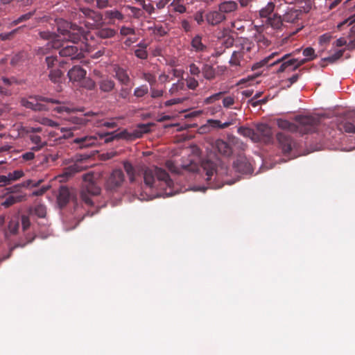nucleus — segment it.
<instances>
[{"mask_svg": "<svg viewBox=\"0 0 355 355\" xmlns=\"http://www.w3.org/2000/svg\"><path fill=\"white\" fill-rule=\"evenodd\" d=\"M275 8V5L274 2L270 1L268 2L265 7L261 8L259 10V17L261 21L266 19V18L272 17V15L275 14L274 12Z\"/></svg>", "mask_w": 355, "mask_h": 355, "instance_id": "obj_22", "label": "nucleus"}, {"mask_svg": "<svg viewBox=\"0 0 355 355\" xmlns=\"http://www.w3.org/2000/svg\"><path fill=\"white\" fill-rule=\"evenodd\" d=\"M302 15V11L298 9H289L282 17L284 24H295L298 22L300 16Z\"/></svg>", "mask_w": 355, "mask_h": 355, "instance_id": "obj_18", "label": "nucleus"}, {"mask_svg": "<svg viewBox=\"0 0 355 355\" xmlns=\"http://www.w3.org/2000/svg\"><path fill=\"white\" fill-rule=\"evenodd\" d=\"M97 114H98L96 112H87V113H85L83 116H71L69 121L74 124L84 125L88 122L87 117L95 116Z\"/></svg>", "mask_w": 355, "mask_h": 355, "instance_id": "obj_26", "label": "nucleus"}, {"mask_svg": "<svg viewBox=\"0 0 355 355\" xmlns=\"http://www.w3.org/2000/svg\"><path fill=\"white\" fill-rule=\"evenodd\" d=\"M150 28L153 34L157 37H163L166 34L165 28L162 26H155V27Z\"/></svg>", "mask_w": 355, "mask_h": 355, "instance_id": "obj_53", "label": "nucleus"}, {"mask_svg": "<svg viewBox=\"0 0 355 355\" xmlns=\"http://www.w3.org/2000/svg\"><path fill=\"white\" fill-rule=\"evenodd\" d=\"M345 50L341 49L336 51V52L334 53V55L322 58V62H329L330 64H334L336 62L338 59H340L342 56H343Z\"/></svg>", "mask_w": 355, "mask_h": 355, "instance_id": "obj_40", "label": "nucleus"}, {"mask_svg": "<svg viewBox=\"0 0 355 355\" xmlns=\"http://www.w3.org/2000/svg\"><path fill=\"white\" fill-rule=\"evenodd\" d=\"M19 30H20V27L15 28L14 30L11 31L9 33L0 34V40H1V41L10 40L11 39H12L15 37V34H17V32L19 31Z\"/></svg>", "mask_w": 355, "mask_h": 355, "instance_id": "obj_49", "label": "nucleus"}, {"mask_svg": "<svg viewBox=\"0 0 355 355\" xmlns=\"http://www.w3.org/2000/svg\"><path fill=\"white\" fill-rule=\"evenodd\" d=\"M205 19L208 25L217 26L225 19V17L219 10H211L206 13Z\"/></svg>", "mask_w": 355, "mask_h": 355, "instance_id": "obj_14", "label": "nucleus"}, {"mask_svg": "<svg viewBox=\"0 0 355 355\" xmlns=\"http://www.w3.org/2000/svg\"><path fill=\"white\" fill-rule=\"evenodd\" d=\"M248 55H244L238 51H233L230 60V64L233 67H244L248 61L251 60Z\"/></svg>", "mask_w": 355, "mask_h": 355, "instance_id": "obj_17", "label": "nucleus"}, {"mask_svg": "<svg viewBox=\"0 0 355 355\" xmlns=\"http://www.w3.org/2000/svg\"><path fill=\"white\" fill-rule=\"evenodd\" d=\"M8 177L10 182L12 181L17 180L22 177V171L17 170L15 171L14 172H10L8 173Z\"/></svg>", "mask_w": 355, "mask_h": 355, "instance_id": "obj_56", "label": "nucleus"}, {"mask_svg": "<svg viewBox=\"0 0 355 355\" xmlns=\"http://www.w3.org/2000/svg\"><path fill=\"white\" fill-rule=\"evenodd\" d=\"M185 87V83L183 79L179 80L178 83H173V85H171L169 93L171 95H175L180 91L184 90Z\"/></svg>", "mask_w": 355, "mask_h": 355, "instance_id": "obj_41", "label": "nucleus"}, {"mask_svg": "<svg viewBox=\"0 0 355 355\" xmlns=\"http://www.w3.org/2000/svg\"><path fill=\"white\" fill-rule=\"evenodd\" d=\"M150 96L152 98H159L163 95V90L156 89L151 87L150 88Z\"/></svg>", "mask_w": 355, "mask_h": 355, "instance_id": "obj_64", "label": "nucleus"}, {"mask_svg": "<svg viewBox=\"0 0 355 355\" xmlns=\"http://www.w3.org/2000/svg\"><path fill=\"white\" fill-rule=\"evenodd\" d=\"M184 84L187 85V87L189 89L194 90L198 87V82L194 78L188 77L186 80H184Z\"/></svg>", "mask_w": 355, "mask_h": 355, "instance_id": "obj_51", "label": "nucleus"}, {"mask_svg": "<svg viewBox=\"0 0 355 355\" xmlns=\"http://www.w3.org/2000/svg\"><path fill=\"white\" fill-rule=\"evenodd\" d=\"M31 211L40 218H44L46 214L45 206L41 204L37 205L33 209H31Z\"/></svg>", "mask_w": 355, "mask_h": 355, "instance_id": "obj_44", "label": "nucleus"}, {"mask_svg": "<svg viewBox=\"0 0 355 355\" xmlns=\"http://www.w3.org/2000/svg\"><path fill=\"white\" fill-rule=\"evenodd\" d=\"M123 168L130 183H136L139 178H142L144 183L148 188L160 191V196H171L175 194L172 188L173 181L164 169L155 166L134 167L128 161L123 162Z\"/></svg>", "mask_w": 355, "mask_h": 355, "instance_id": "obj_2", "label": "nucleus"}, {"mask_svg": "<svg viewBox=\"0 0 355 355\" xmlns=\"http://www.w3.org/2000/svg\"><path fill=\"white\" fill-rule=\"evenodd\" d=\"M6 189L8 190V193L10 194L9 196L6 197L4 202H1V205L6 208L22 200V184H15Z\"/></svg>", "mask_w": 355, "mask_h": 355, "instance_id": "obj_7", "label": "nucleus"}, {"mask_svg": "<svg viewBox=\"0 0 355 355\" xmlns=\"http://www.w3.org/2000/svg\"><path fill=\"white\" fill-rule=\"evenodd\" d=\"M148 92V88L147 85H143L141 86L137 87L134 90V96L137 98H141L147 94Z\"/></svg>", "mask_w": 355, "mask_h": 355, "instance_id": "obj_47", "label": "nucleus"}, {"mask_svg": "<svg viewBox=\"0 0 355 355\" xmlns=\"http://www.w3.org/2000/svg\"><path fill=\"white\" fill-rule=\"evenodd\" d=\"M234 103V98L232 96H225L223 99H222V104H223V107L225 108H229L233 106Z\"/></svg>", "mask_w": 355, "mask_h": 355, "instance_id": "obj_55", "label": "nucleus"}, {"mask_svg": "<svg viewBox=\"0 0 355 355\" xmlns=\"http://www.w3.org/2000/svg\"><path fill=\"white\" fill-rule=\"evenodd\" d=\"M234 168L239 173H248L252 172V165L246 157L239 156L234 162Z\"/></svg>", "mask_w": 355, "mask_h": 355, "instance_id": "obj_12", "label": "nucleus"}, {"mask_svg": "<svg viewBox=\"0 0 355 355\" xmlns=\"http://www.w3.org/2000/svg\"><path fill=\"white\" fill-rule=\"evenodd\" d=\"M19 228V216H15L12 218L8 223V230L5 231L6 237L9 235H15L17 233Z\"/></svg>", "mask_w": 355, "mask_h": 355, "instance_id": "obj_24", "label": "nucleus"}, {"mask_svg": "<svg viewBox=\"0 0 355 355\" xmlns=\"http://www.w3.org/2000/svg\"><path fill=\"white\" fill-rule=\"evenodd\" d=\"M42 131V128L40 126H25L24 127V135L30 140L33 146L31 147L32 150L37 151L40 150L42 147V144L41 141L40 136L35 135L33 133L40 132Z\"/></svg>", "mask_w": 355, "mask_h": 355, "instance_id": "obj_6", "label": "nucleus"}, {"mask_svg": "<svg viewBox=\"0 0 355 355\" xmlns=\"http://www.w3.org/2000/svg\"><path fill=\"white\" fill-rule=\"evenodd\" d=\"M190 44L196 52H205L207 50V46L202 43V36L200 35L193 37Z\"/></svg>", "mask_w": 355, "mask_h": 355, "instance_id": "obj_25", "label": "nucleus"}, {"mask_svg": "<svg viewBox=\"0 0 355 355\" xmlns=\"http://www.w3.org/2000/svg\"><path fill=\"white\" fill-rule=\"evenodd\" d=\"M92 175L87 174L83 176V184L80 191V197L85 205H93L92 196H97L101 193V188L94 182Z\"/></svg>", "mask_w": 355, "mask_h": 355, "instance_id": "obj_4", "label": "nucleus"}, {"mask_svg": "<svg viewBox=\"0 0 355 355\" xmlns=\"http://www.w3.org/2000/svg\"><path fill=\"white\" fill-rule=\"evenodd\" d=\"M69 198L70 193L69 189L64 186L60 187L58 196H57V200H58L60 207H63L68 204Z\"/></svg>", "mask_w": 355, "mask_h": 355, "instance_id": "obj_21", "label": "nucleus"}, {"mask_svg": "<svg viewBox=\"0 0 355 355\" xmlns=\"http://www.w3.org/2000/svg\"><path fill=\"white\" fill-rule=\"evenodd\" d=\"M339 129L347 133L355 132V116L340 123Z\"/></svg>", "mask_w": 355, "mask_h": 355, "instance_id": "obj_31", "label": "nucleus"}, {"mask_svg": "<svg viewBox=\"0 0 355 355\" xmlns=\"http://www.w3.org/2000/svg\"><path fill=\"white\" fill-rule=\"evenodd\" d=\"M82 169V166H79V164L77 163H74L73 165L69 166L68 167L64 169L62 176L65 178L73 176V174H76L79 171H81Z\"/></svg>", "mask_w": 355, "mask_h": 355, "instance_id": "obj_36", "label": "nucleus"}, {"mask_svg": "<svg viewBox=\"0 0 355 355\" xmlns=\"http://www.w3.org/2000/svg\"><path fill=\"white\" fill-rule=\"evenodd\" d=\"M115 83L113 80L106 78L103 79L99 83L100 89L104 92H110L114 89Z\"/></svg>", "mask_w": 355, "mask_h": 355, "instance_id": "obj_35", "label": "nucleus"}, {"mask_svg": "<svg viewBox=\"0 0 355 355\" xmlns=\"http://www.w3.org/2000/svg\"><path fill=\"white\" fill-rule=\"evenodd\" d=\"M216 166V162L211 160L205 159L202 161L201 168L202 172L206 174V180L210 181L211 180V177L215 174H217Z\"/></svg>", "mask_w": 355, "mask_h": 355, "instance_id": "obj_16", "label": "nucleus"}, {"mask_svg": "<svg viewBox=\"0 0 355 355\" xmlns=\"http://www.w3.org/2000/svg\"><path fill=\"white\" fill-rule=\"evenodd\" d=\"M24 107H26L27 108H31L33 110H44V105L42 104H41L40 103H38V102L35 103V102L29 101H24Z\"/></svg>", "mask_w": 355, "mask_h": 355, "instance_id": "obj_46", "label": "nucleus"}, {"mask_svg": "<svg viewBox=\"0 0 355 355\" xmlns=\"http://www.w3.org/2000/svg\"><path fill=\"white\" fill-rule=\"evenodd\" d=\"M303 56L306 57L305 58L308 60H313L316 58L317 55L315 54V51L311 47H307L303 49L302 51Z\"/></svg>", "mask_w": 355, "mask_h": 355, "instance_id": "obj_48", "label": "nucleus"}, {"mask_svg": "<svg viewBox=\"0 0 355 355\" xmlns=\"http://www.w3.org/2000/svg\"><path fill=\"white\" fill-rule=\"evenodd\" d=\"M226 93L225 91L219 92L218 93H216L213 95H211L210 96L206 98L205 101H203V103L206 105L211 104L217 101H219L223 95H225Z\"/></svg>", "mask_w": 355, "mask_h": 355, "instance_id": "obj_43", "label": "nucleus"}, {"mask_svg": "<svg viewBox=\"0 0 355 355\" xmlns=\"http://www.w3.org/2000/svg\"><path fill=\"white\" fill-rule=\"evenodd\" d=\"M202 74L205 80H211L215 79L216 72L215 68H214L211 64H203L202 67Z\"/></svg>", "mask_w": 355, "mask_h": 355, "instance_id": "obj_23", "label": "nucleus"}, {"mask_svg": "<svg viewBox=\"0 0 355 355\" xmlns=\"http://www.w3.org/2000/svg\"><path fill=\"white\" fill-rule=\"evenodd\" d=\"M55 110L57 112H58L59 113H61V112H63L69 113L71 112H74V111L83 112V108H81V109H71V108H69L67 106H58V107L55 108Z\"/></svg>", "mask_w": 355, "mask_h": 355, "instance_id": "obj_62", "label": "nucleus"}, {"mask_svg": "<svg viewBox=\"0 0 355 355\" xmlns=\"http://www.w3.org/2000/svg\"><path fill=\"white\" fill-rule=\"evenodd\" d=\"M63 75V73L59 69H52L50 71L49 78L54 83H59L61 76Z\"/></svg>", "mask_w": 355, "mask_h": 355, "instance_id": "obj_45", "label": "nucleus"}, {"mask_svg": "<svg viewBox=\"0 0 355 355\" xmlns=\"http://www.w3.org/2000/svg\"><path fill=\"white\" fill-rule=\"evenodd\" d=\"M143 80H146L151 86H154L156 84V76L150 73H144L142 75Z\"/></svg>", "mask_w": 355, "mask_h": 355, "instance_id": "obj_52", "label": "nucleus"}, {"mask_svg": "<svg viewBox=\"0 0 355 355\" xmlns=\"http://www.w3.org/2000/svg\"><path fill=\"white\" fill-rule=\"evenodd\" d=\"M261 26L258 28L259 31H263L265 28H270L279 32L283 31L286 26V25L284 24V21H282V17L278 14H274L273 16L261 21Z\"/></svg>", "mask_w": 355, "mask_h": 355, "instance_id": "obj_8", "label": "nucleus"}, {"mask_svg": "<svg viewBox=\"0 0 355 355\" xmlns=\"http://www.w3.org/2000/svg\"><path fill=\"white\" fill-rule=\"evenodd\" d=\"M189 71L191 75L198 76L202 72V69L194 64H191L189 66Z\"/></svg>", "mask_w": 355, "mask_h": 355, "instance_id": "obj_60", "label": "nucleus"}, {"mask_svg": "<svg viewBox=\"0 0 355 355\" xmlns=\"http://www.w3.org/2000/svg\"><path fill=\"white\" fill-rule=\"evenodd\" d=\"M205 11L202 9L198 10L194 12L193 18L198 26H202L204 21H206Z\"/></svg>", "mask_w": 355, "mask_h": 355, "instance_id": "obj_42", "label": "nucleus"}, {"mask_svg": "<svg viewBox=\"0 0 355 355\" xmlns=\"http://www.w3.org/2000/svg\"><path fill=\"white\" fill-rule=\"evenodd\" d=\"M278 55H279L278 52L272 53L270 54V55L267 56L263 60H262L260 63H257V64L253 65L252 69H257L258 67H262V66H264V65L267 64L268 61H270L271 59L274 58L275 57H276Z\"/></svg>", "mask_w": 355, "mask_h": 355, "instance_id": "obj_50", "label": "nucleus"}, {"mask_svg": "<svg viewBox=\"0 0 355 355\" xmlns=\"http://www.w3.org/2000/svg\"><path fill=\"white\" fill-rule=\"evenodd\" d=\"M254 47V44L252 43V41H250L248 39H243L240 43V45L239 46L238 50H236V51L239 52L240 53L248 55L250 57V58L252 59V49Z\"/></svg>", "mask_w": 355, "mask_h": 355, "instance_id": "obj_20", "label": "nucleus"}, {"mask_svg": "<svg viewBox=\"0 0 355 355\" xmlns=\"http://www.w3.org/2000/svg\"><path fill=\"white\" fill-rule=\"evenodd\" d=\"M291 54H286L275 61L274 63H272L271 65H275L277 64L281 63L278 71H277L278 73L284 72L288 68L291 69L293 67L297 60L294 58L288 60Z\"/></svg>", "mask_w": 355, "mask_h": 355, "instance_id": "obj_13", "label": "nucleus"}, {"mask_svg": "<svg viewBox=\"0 0 355 355\" xmlns=\"http://www.w3.org/2000/svg\"><path fill=\"white\" fill-rule=\"evenodd\" d=\"M258 33L255 35V41L258 44V45L261 46H269L270 45V41H269L265 35L261 34L263 31H259V28H257Z\"/></svg>", "mask_w": 355, "mask_h": 355, "instance_id": "obj_39", "label": "nucleus"}, {"mask_svg": "<svg viewBox=\"0 0 355 355\" xmlns=\"http://www.w3.org/2000/svg\"><path fill=\"white\" fill-rule=\"evenodd\" d=\"M295 120L298 122V125L282 119L277 121V125L280 129L288 130L292 132L311 134L316 131L320 123V120L318 118L311 116H297Z\"/></svg>", "mask_w": 355, "mask_h": 355, "instance_id": "obj_3", "label": "nucleus"}, {"mask_svg": "<svg viewBox=\"0 0 355 355\" xmlns=\"http://www.w3.org/2000/svg\"><path fill=\"white\" fill-rule=\"evenodd\" d=\"M212 148L218 152L219 154L229 157L233 153L228 143L220 139H216L212 144Z\"/></svg>", "mask_w": 355, "mask_h": 355, "instance_id": "obj_15", "label": "nucleus"}, {"mask_svg": "<svg viewBox=\"0 0 355 355\" xmlns=\"http://www.w3.org/2000/svg\"><path fill=\"white\" fill-rule=\"evenodd\" d=\"M135 56L141 60H146L148 58V52L146 49H137L134 51Z\"/></svg>", "mask_w": 355, "mask_h": 355, "instance_id": "obj_57", "label": "nucleus"}, {"mask_svg": "<svg viewBox=\"0 0 355 355\" xmlns=\"http://www.w3.org/2000/svg\"><path fill=\"white\" fill-rule=\"evenodd\" d=\"M126 8L130 10L133 17L139 18L142 15V10L141 8H137L129 5L126 6Z\"/></svg>", "mask_w": 355, "mask_h": 355, "instance_id": "obj_54", "label": "nucleus"}, {"mask_svg": "<svg viewBox=\"0 0 355 355\" xmlns=\"http://www.w3.org/2000/svg\"><path fill=\"white\" fill-rule=\"evenodd\" d=\"M184 101V98H173L170 99L168 101H166L164 103L165 107H171L176 104H180L183 103Z\"/></svg>", "mask_w": 355, "mask_h": 355, "instance_id": "obj_63", "label": "nucleus"}, {"mask_svg": "<svg viewBox=\"0 0 355 355\" xmlns=\"http://www.w3.org/2000/svg\"><path fill=\"white\" fill-rule=\"evenodd\" d=\"M60 22L56 21L57 31L64 36L63 40L57 38L55 32H40L42 38L50 40L46 44V49H58L60 56L69 58L71 60L81 59L83 52L89 51V46L86 42L87 33L83 28L76 25H70L69 29L62 28Z\"/></svg>", "mask_w": 355, "mask_h": 355, "instance_id": "obj_1", "label": "nucleus"}, {"mask_svg": "<svg viewBox=\"0 0 355 355\" xmlns=\"http://www.w3.org/2000/svg\"><path fill=\"white\" fill-rule=\"evenodd\" d=\"M52 136H57V139H68L73 136V133L71 129L65 128H59L51 133Z\"/></svg>", "mask_w": 355, "mask_h": 355, "instance_id": "obj_29", "label": "nucleus"}, {"mask_svg": "<svg viewBox=\"0 0 355 355\" xmlns=\"http://www.w3.org/2000/svg\"><path fill=\"white\" fill-rule=\"evenodd\" d=\"M128 135H129V133L128 132V131L125 130H123L121 132L115 134L114 137L107 138L105 139V141L110 142V141H112V139H114L128 138Z\"/></svg>", "mask_w": 355, "mask_h": 355, "instance_id": "obj_59", "label": "nucleus"}, {"mask_svg": "<svg viewBox=\"0 0 355 355\" xmlns=\"http://www.w3.org/2000/svg\"><path fill=\"white\" fill-rule=\"evenodd\" d=\"M73 143L78 144L81 148H87L95 144L96 138L92 137H78L73 140Z\"/></svg>", "mask_w": 355, "mask_h": 355, "instance_id": "obj_28", "label": "nucleus"}, {"mask_svg": "<svg viewBox=\"0 0 355 355\" xmlns=\"http://www.w3.org/2000/svg\"><path fill=\"white\" fill-rule=\"evenodd\" d=\"M116 80H118L119 82H121L122 84L125 85H128L130 82V78L128 75V73L126 71H125L122 68H119L116 71L115 74Z\"/></svg>", "mask_w": 355, "mask_h": 355, "instance_id": "obj_37", "label": "nucleus"}, {"mask_svg": "<svg viewBox=\"0 0 355 355\" xmlns=\"http://www.w3.org/2000/svg\"><path fill=\"white\" fill-rule=\"evenodd\" d=\"M79 12H80V16L92 20V23L84 22L85 26L89 28H92L94 24L101 22L103 19L101 12H98L91 8H82L79 10Z\"/></svg>", "mask_w": 355, "mask_h": 355, "instance_id": "obj_9", "label": "nucleus"}, {"mask_svg": "<svg viewBox=\"0 0 355 355\" xmlns=\"http://www.w3.org/2000/svg\"><path fill=\"white\" fill-rule=\"evenodd\" d=\"M45 60L47 68H51L54 67L57 62V57L55 55L46 56Z\"/></svg>", "mask_w": 355, "mask_h": 355, "instance_id": "obj_61", "label": "nucleus"}, {"mask_svg": "<svg viewBox=\"0 0 355 355\" xmlns=\"http://www.w3.org/2000/svg\"><path fill=\"white\" fill-rule=\"evenodd\" d=\"M169 7L175 12L184 13L187 12V7L184 5L182 0H173L171 2Z\"/></svg>", "mask_w": 355, "mask_h": 355, "instance_id": "obj_38", "label": "nucleus"}, {"mask_svg": "<svg viewBox=\"0 0 355 355\" xmlns=\"http://www.w3.org/2000/svg\"><path fill=\"white\" fill-rule=\"evenodd\" d=\"M135 29L132 28L127 27V26H122L120 28V34L121 35H123V37H127L128 35H135Z\"/></svg>", "mask_w": 355, "mask_h": 355, "instance_id": "obj_58", "label": "nucleus"}, {"mask_svg": "<svg viewBox=\"0 0 355 355\" xmlns=\"http://www.w3.org/2000/svg\"><path fill=\"white\" fill-rule=\"evenodd\" d=\"M238 133L244 137L250 138L253 141L258 139L257 133L252 128L241 126L239 128Z\"/></svg>", "mask_w": 355, "mask_h": 355, "instance_id": "obj_30", "label": "nucleus"}, {"mask_svg": "<svg viewBox=\"0 0 355 355\" xmlns=\"http://www.w3.org/2000/svg\"><path fill=\"white\" fill-rule=\"evenodd\" d=\"M87 71L79 66H74L68 71V76L71 81L78 82L84 78Z\"/></svg>", "mask_w": 355, "mask_h": 355, "instance_id": "obj_19", "label": "nucleus"}, {"mask_svg": "<svg viewBox=\"0 0 355 355\" xmlns=\"http://www.w3.org/2000/svg\"><path fill=\"white\" fill-rule=\"evenodd\" d=\"M42 180H28L24 181V189L29 190V192H24V198L25 196H41L49 189V186H42L40 188H37L41 183Z\"/></svg>", "mask_w": 355, "mask_h": 355, "instance_id": "obj_5", "label": "nucleus"}, {"mask_svg": "<svg viewBox=\"0 0 355 355\" xmlns=\"http://www.w3.org/2000/svg\"><path fill=\"white\" fill-rule=\"evenodd\" d=\"M257 135H260L263 138L270 139L272 135L270 127L266 124H259L257 126Z\"/></svg>", "mask_w": 355, "mask_h": 355, "instance_id": "obj_34", "label": "nucleus"}, {"mask_svg": "<svg viewBox=\"0 0 355 355\" xmlns=\"http://www.w3.org/2000/svg\"><path fill=\"white\" fill-rule=\"evenodd\" d=\"M115 33L114 29L112 28H101L98 29L96 32V36L102 39H108L114 37Z\"/></svg>", "mask_w": 355, "mask_h": 355, "instance_id": "obj_32", "label": "nucleus"}, {"mask_svg": "<svg viewBox=\"0 0 355 355\" xmlns=\"http://www.w3.org/2000/svg\"><path fill=\"white\" fill-rule=\"evenodd\" d=\"M238 8V4L236 1H223L219 5V11L222 13H230L236 10Z\"/></svg>", "mask_w": 355, "mask_h": 355, "instance_id": "obj_27", "label": "nucleus"}, {"mask_svg": "<svg viewBox=\"0 0 355 355\" xmlns=\"http://www.w3.org/2000/svg\"><path fill=\"white\" fill-rule=\"evenodd\" d=\"M124 181V174L121 169H114L111 173L108 180H107V187L110 189H116L123 184Z\"/></svg>", "mask_w": 355, "mask_h": 355, "instance_id": "obj_11", "label": "nucleus"}, {"mask_svg": "<svg viewBox=\"0 0 355 355\" xmlns=\"http://www.w3.org/2000/svg\"><path fill=\"white\" fill-rule=\"evenodd\" d=\"M105 16L111 21H114V20L123 21L124 19L123 14L117 10H106L105 12Z\"/></svg>", "mask_w": 355, "mask_h": 355, "instance_id": "obj_33", "label": "nucleus"}, {"mask_svg": "<svg viewBox=\"0 0 355 355\" xmlns=\"http://www.w3.org/2000/svg\"><path fill=\"white\" fill-rule=\"evenodd\" d=\"M276 138L277 140H278L279 148L282 149V151H283V153L287 154L292 150L295 146V142L288 135L282 132L277 133Z\"/></svg>", "mask_w": 355, "mask_h": 355, "instance_id": "obj_10", "label": "nucleus"}]
</instances>
